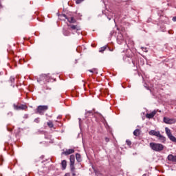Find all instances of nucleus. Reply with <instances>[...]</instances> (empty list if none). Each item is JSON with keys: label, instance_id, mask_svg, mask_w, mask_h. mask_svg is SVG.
Listing matches in <instances>:
<instances>
[{"label": "nucleus", "instance_id": "f257e3e1", "mask_svg": "<svg viewBox=\"0 0 176 176\" xmlns=\"http://www.w3.org/2000/svg\"><path fill=\"white\" fill-rule=\"evenodd\" d=\"M150 148L155 152H162L164 149V146L162 144L151 142Z\"/></svg>", "mask_w": 176, "mask_h": 176}, {"label": "nucleus", "instance_id": "f03ea898", "mask_svg": "<svg viewBox=\"0 0 176 176\" xmlns=\"http://www.w3.org/2000/svg\"><path fill=\"white\" fill-rule=\"evenodd\" d=\"M148 134L150 135H155V137H157V138L162 142H164L166 141V138L164 136H163L162 134H160V131H156L155 130H151L148 132Z\"/></svg>", "mask_w": 176, "mask_h": 176}, {"label": "nucleus", "instance_id": "7ed1b4c3", "mask_svg": "<svg viewBox=\"0 0 176 176\" xmlns=\"http://www.w3.org/2000/svg\"><path fill=\"white\" fill-rule=\"evenodd\" d=\"M165 131H166V135H168V138H169V140L172 141V142H176V138L174 135H173V133H171V130L166 127Z\"/></svg>", "mask_w": 176, "mask_h": 176}, {"label": "nucleus", "instance_id": "20e7f679", "mask_svg": "<svg viewBox=\"0 0 176 176\" xmlns=\"http://www.w3.org/2000/svg\"><path fill=\"white\" fill-rule=\"evenodd\" d=\"M164 122L166 123V124H174L176 123V120L174 118L164 117Z\"/></svg>", "mask_w": 176, "mask_h": 176}, {"label": "nucleus", "instance_id": "39448f33", "mask_svg": "<svg viewBox=\"0 0 176 176\" xmlns=\"http://www.w3.org/2000/svg\"><path fill=\"white\" fill-rule=\"evenodd\" d=\"M47 106H38L37 107V113L40 115H43V112L47 111Z\"/></svg>", "mask_w": 176, "mask_h": 176}, {"label": "nucleus", "instance_id": "423d86ee", "mask_svg": "<svg viewBox=\"0 0 176 176\" xmlns=\"http://www.w3.org/2000/svg\"><path fill=\"white\" fill-rule=\"evenodd\" d=\"M69 27V30H72L73 31H80V27L77 25H67Z\"/></svg>", "mask_w": 176, "mask_h": 176}, {"label": "nucleus", "instance_id": "0eeeda50", "mask_svg": "<svg viewBox=\"0 0 176 176\" xmlns=\"http://www.w3.org/2000/svg\"><path fill=\"white\" fill-rule=\"evenodd\" d=\"M64 17H65V19L67 20V21L69 23H70L71 24H72L74 23H76V19H75V18H74V16L67 17L66 15H64Z\"/></svg>", "mask_w": 176, "mask_h": 176}, {"label": "nucleus", "instance_id": "6e6552de", "mask_svg": "<svg viewBox=\"0 0 176 176\" xmlns=\"http://www.w3.org/2000/svg\"><path fill=\"white\" fill-rule=\"evenodd\" d=\"M75 164H70V171L72 176H76V173H75Z\"/></svg>", "mask_w": 176, "mask_h": 176}, {"label": "nucleus", "instance_id": "1a4fd4ad", "mask_svg": "<svg viewBox=\"0 0 176 176\" xmlns=\"http://www.w3.org/2000/svg\"><path fill=\"white\" fill-rule=\"evenodd\" d=\"M155 115H156V111H153L150 113H147L146 115V118H147V119H152L155 117Z\"/></svg>", "mask_w": 176, "mask_h": 176}, {"label": "nucleus", "instance_id": "9d476101", "mask_svg": "<svg viewBox=\"0 0 176 176\" xmlns=\"http://www.w3.org/2000/svg\"><path fill=\"white\" fill-rule=\"evenodd\" d=\"M75 153V150L74 149H68L66 150L65 152L63 153V155H65L66 156L68 155H71L72 153Z\"/></svg>", "mask_w": 176, "mask_h": 176}, {"label": "nucleus", "instance_id": "9b49d317", "mask_svg": "<svg viewBox=\"0 0 176 176\" xmlns=\"http://www.w3.org/2000/svg\"><path fill=\"white\" fill-rule=\"evenodd\" d=\"M14 109H16V111H21V109H23V104H14Z\"/></svg>", "mask_w": 176, "mask_h": 176}, {"label": "nucleus", "instance_id": "f8f14e48", "mask_svg": "<svg viewBox=\"0 0 176 176\" xmlns=\"http://www.w3.org/2000/svg\"><path fill=\"white\" fill-rule=\"evenodd\" d=\"M140 134H141V130L140 129H135L133 131V135H135V137L140 136Z\"/></svg>", "mask_w": 176, "mask_h": 176}, {"label": "nucleus", "instance_id": "ddd939ff", "mask_svg": "<svg viewBox=\"0 0 176 176\" xmlns=\"http://www.w3.org/2000/svg\"><path fill=\"white\" fill-rule=\"evenodd\" d=\"M69 161H70V164H75V155H71Z\"/></svg>", "mask_w": 176, "mask_h": 176}, {"label": "nucleus", "instance_id": "4468645a", "mask_svg": "<svg viewBox=\"0 0 176 176\" xmlns=\"http://www.w3.org/2000/svg\"><path fill=\"white\" fill-rule=\"evenodd\" d=\"M61 166L63 170H65V168H67V161L65 160L62 161Z\"/></svg>", "mask_w": 176, "mask_h": 176}, {"label": "nucleus", "instance_id": "2eb2a0df", "mask_svg": "<svg viewBox=\"0 0 176 176\" xmlns=\"http://www.w3.org/2000/svg\"><path fill=\"white\" fill-rule=\"evenodd\" d=\"M76 159L77 162H80L82 160L80 154L76 153Z\"/></svg>", "mask_w": 176, "mask_h": 176}, {"label": "nucleus", "instance_id": "dca6fc26", "mask_svg": "<svg viewBox=\"0 0 176 176\" xmlns=\"http://www.w3.org/2000/svg\"><path fill=\"white\" fill-rule=\"evenodd\" d=\"M47 126L48 127H50V129H53V127H54V125L53 124V122L52 121H49L47 122Z\"/></svg>", "mask_w": 176, "mask_h": 176}, {"label": "nucleus", "instance_id": "f3484780", "mask_svg": "<svg viewBox=\"0 0 176 176\" xmlns=\"http://www.w3.org/2000/svg\"><path fill=\"white\" fill-rule=\"evenodd\" d=\"M63 34H64V35H65V36H69V35L71 33H70L69 31H68V30H65V31L63 32Z\"/></svg>", "mask_w": 176, "mask_h": 176}, {"label": "nucleus", "instance_id": "a211bd4d", "mask_svg": "<svg viewBox=\"0 0 176 176\" xmlns=\"http://www.w3.org/2000/svg\"><path fill=\"white\" fill-rule=\"evenodd\" d=\"M106 50H107V47H102L100 48L99 52H100V53H104V52H105Z\"/></svg>", "mask_w": 176, "mask_h": 176}, {"label": "nucleus", "instance_id": "6ab92c4d", "mask_svg": "<svg viewBox=\"0 0 176 176\" xmlns=\"http://www.w3.org/2000/svg\"><path fill=\"white\" fill-rule=\"evenodd\" d=\"M85 0H76V3L77 5H79V3H82V2H83Z\"/></svg>", "mask_w": 176, "mask_h": 176}, {"label": "nucleus", "instance_id": "aec40b11", "mask_svg": "<svg viewBox=\"0 0 176 176\" xmlns=\"http://www.w3.org/2000/svg\"><path fill=\"white\" fill-rule=\"evenodd\" d=\"M10 81L11 83H13V82H14V77L11 76V77L10 78Z\"/></svg>", "mask_w": 176, "mask_h": 176}, {"label": "nucleus", "instance_id": "412c9836", "mask_svg": "<svg viewBox=\"0 0 176 176\" xmlns=\"http://www.w3.org/2000/svg\"><path fill=\"white\" fill-rule=\"evenodd\" d=\"M28 108V107H27V105H25V104L23 105V110L27 111Z\"/></svg>", "mask_w": 176, "mask_h": 176}, {"label": "nucleus", "instance_id": "4be33fe9", "mask_svg": "<svg viewBox=\"0 0 176 176\" xmlns=\"http://www.w3.org/2000/svg\"><path fill=\"white\" fill-rule=\"evenodd\" d=\"M126 142L127 145H129V146H130V145H131V141L126 140Z\"/></svg>", "mask_w": 176, "mask_h": 176}, {"label": "nucleus", "instance_id": "5701e85b", "mask_svg": "<svg viewBox=\"0 0 176 176\" xmlns=\"http://www.w3.org/2000/svg\"><path fill=\"white\" fill-rule=\"evenodd\" d=\"M106 142H109V138H105Z\"/></svg>", "mask_w": 176, "mask_h": 176}, {"label": "nucleus", "instance_id": "b1692460", "mask_svg": "<svg viewBox=\"0 0 176 176\" xmlns=\"http://www.w3.org/2000/svg\"><path fill=\"white\" fill-rule=\"evenodd\" d=\"M35 14H36V16H39V12H38V11H36V12H35Z\"/></svg>", "mask_w": 176, "mask_h": 176}, {"label": "nucleus", "instance_id": "393cba45", "mask_svg": "<svg viewBox=\"0 0 176 176\" xmlns=\"http://www.w3.org/2000/svg\"><path fill=\"white\" fill-rule=\"evenodd\" d=\"M173 21H176V16H174V17L173 18Z\"/></svg>", "mask_w": 176, "mask_h": 176}, {"label": "nucleus", "instance_id": "a878e982", "mask_svg": "<svg viewBox=\"0 0 176 176\" xmlns=\"http://www.w3.org/2000/svg\"><path fill=\"white\" fill-rule=\"evenodd\" d=\"M65 176H71V175L69 173H66Z\"/></svg>", "mask_w": 176, "mask_h": 176}, {"label": "nucleus", "instance_id": "bb28decb", "mask_svg": "<svg viewBox=\"0 0 176 176\" xmlns=\"http://www.w3.org/2000/svg\"><path fill=\"white\" fill-rule=\"evenodd\" d=\"M89 72H93V71H91V70H89Z\"/></svg>", "mask_w": 176, "mask_h": 176}, {"label": "nucleus", "instance_id": "cd10ccee", "mask_svg": "<svg viewBox=\"0 0 176 176\" xmlns=\"http://www.w3.org/2000/svg\"><path fill=\"white\" fill-rule=\"evenodd\" d=\"M25 118H28V116H25Z\"/></svg>", "mask_w": 176, "mask_h": 176}]
</instances>
